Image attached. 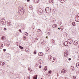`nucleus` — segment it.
Segmentation results:
<instances>
[{
  "label": "nucleus",
  "mask_w": 79,
  "mask_h": 79,
  "mask_svg": "<svg viewBox=\"0 0 79 79\" xmlns=\"http://www.w3.org/2000/svg\"><path fill=\"white\" fill-rule=\"evenodd\" d=\"M40 31H41V32H42V31L41 30H40Z\"/></svg>",
  "instance_id": "nucleus-50"
},
{
  "label": "nucleus",
  "mask_w": 79,
  "mask_h": 79,
  "mask_svg": "<svg viewBox=\"0 0 79 79\" xmlns=\"http://www.w3.org/2000/svg\"><path fill=\"white\" fill-rule=\"evenodd\" d=\"M30 77H28V79H30Z\"/></svg>",
  "instance_id": "nucleus-43"
},
{
  "label": "nucleus",
  "mask_w": 79,
  "mask_h": 79,
  "mask_svg": "<svg viewBox=\"0 0 79 79\" xmlns=\"http://www.w3.org/2000/svg\"><path fill=\"white\" fill-rule=\"evenodd\" d=\"M55 57H53V61L55 62Z\"/></svg>",
  "instance_id": "nucleus-28"
},
{
  "label": "nucleus",
  "mask_w": 79,
  "mask_h": 79,
  "mask_svg": "<svg viewBox=\"0 0 79 79\" xmlns=\"http://www.w3.org/2000/svg\"><path fill=\"white\" fill-rule=\"evenodd\" d=\"M76 77L75 76H73V79H76Z\"/></svg>",
  "instance_id": "nucleus-30"
},
{
  "label": "nucleus",
  "mask_w": 79,
  "mask_h": 79,
  "mask_svg": "<svg viewBox=\"0 0 79 79\" xmlns=\"http://www.w3.org/2000/svg\"><path fill=\"white\" fill-rule=\"evenodd\" d=\"M37 79V75H36L35 76H34L33 77V79Z\"/></svg>",
  "instance_id": "nucleus-15"
},
{
  "label": "nucleus",
  "mask_w": 79,
  "mask_h": 79,
  "mask_svg": "<svg viewBox=\"0 0 79 79\" xmlns=\"http://www.w3.org/2000/svg\"><path fill=\"white\" fill-rule=\"evenodd\" d=\"M48 73H49V74H51L52 73V71L50 70L48 72Z\"/></svg>",
  "instance_id": "nucleus-27"
},
{
  "label": "nucleus",
  "mask_w": 79,
  "mask_h": 79,
  "mask_svg": "<svg viewBox=\"0 0 79 79\" xmlns=\"http://www.w3.org/2000/svg\"><path fill=\"white\" fill-rule=\"evenodd\" d=\"M47 66H45V68L44 69V70H45L44 71H47Z\"/></svg>",
  "instance_id": "nucleus-22"
},
{
  "label": "nucleus",
  "mask_w": 79,
  "mask_h": 79,
  "mask_svg": "<svg viewBox=\"0 0 79 79\" xmlns=\"http://www.w3.org/2000/svg\"><path fill=\"white\" fill-rule=\"evenodd\" d=\"M0 64H1V65H2V66H4V65H5V62H0Z\"/></svg>",
  "instance_id": "nucleus-11"
},
{
  "label": "nucleus",
  "mask_w": 79,
  "mask_h": 79,
  "mask_svg": "<svg viewBox=\"0 0 79 79\" xmlns=\"http://www.w3.org/2000/svg\"><path fill=\"white\" fill-rule=\"evenodd\" d=\"M27 50V49H26V50Z\"/></svg>",
  "instance_id": "nucleus-53"
},
{
  "label": "nucleus",
  "mask_w": 79,
  "mask_h": 79,
  "mask_svg": "<svg viewBox=\"0 0 79 79\" xmlns=\"http://www.w3.org/2000/svg\"><path fill=\"white\" fill-rule=\"evenodd\" d=\"M41 79H42V78H41Z\"/></svg>",
  "instance_id": "nucleus-52"
},
{
  "label": "nucleus",
  "mask_w": 79,
  "mask_h": 79,
  "mask_svg": "<svg viewBox=\"0 0 79 79\" xmlns=\"http://www.w3.org/2000/svg\"><path fill=\"white\" fill-rule=\"evenodd\" d=\"M59 1L61 3H63L65 1V0H59Z\"/></svg>",
  "instance_id": "nucleus-21"
},
{
  "label": "nucleus",
  "mask_w": 79,
  "mask_h": 79,
  "mask_svg": "<svg viewBox=\"0 0 79 79\" xmlns=\"http://www.w3.org/2000/svg\"><path fill=\"white\" fill-rule=\"evenodd\" d=\"M42 10L41 9H39L38 13H40V14H41V13H42Z\"/></svg>",
  "instance_id": "nucleus-5"
},
{
  "label": "nucleus",
  "mask_w": 79,
  "mask_h": 79,
  "mask_svg": "<svg viewBox=\"0 0 79 79\" xmlns=\"http://www.w3.org/2000/svg\"><path fill=\"white\" fill-rule=\"evenodd\" d=\"M19 48H20L21 49H23V47L21 46H19Z\"/></svg>",
  "instance_id": "nucleus-25"
},
{
  "label": "nucleus",
  "mask_w": 79,
  "mask_h": 79,
  "mask_svg": "<svg viewBox=\"0 0 79 79\" xmlns=\"http://www.w3.org/2000/svg\"><path fill=\"white\" fill-rule=\"evenodd\" d=\"M39 68H41V66H39Z\"/></svg>",
  "instance_id": "nucleus-41"
},
{
  "label": "nucleus",
  "mask_w": 79,
  "mask_h": 79,
  "mask_svg": "<svg viewBox=\"0 0 79 79\" xmlns=\"http://www.w3.org/2000/svg\"><path fill=\"white\" fill-rule=\"evenodd\" d=\"M45 11L47 13L49 14L51 12V9L48 7H46L45 8Z\"/></svg>",
  "instance_id": "nucleus-1"
},
{
  "label": "nucleus",
  "mask_w": 79,
  "mask_h": 79,
  "mask_svg": "<svg viewBox=\"0 0 79 79\" xmlns=\"http://www.w3.org/2000/svg\"><path fill=\"white\" fill-rule=\"evenodd\" d=\"M72 24L73 26H76V24L74 22H73L72 23Z\"/></svg>",
  "instance_id": "nucleus-23"
},
{
  "label": "nucleus",
  "mask_w": 79,
  "mask_h": 79,
  "mask_svg": "<svg viewBox=\"0 0 79 79\" xmlns=\"http://www.w3.org/2000/svg\"><path fill=\"white\" fill-rule=\"evenodd\" d=\"M24 39H25V37L24 38Z\"/></svg>",
  "instance_id": "nucleus-54"
},
{
  "label": "nucleus",
  "mask_w": 79,
  "mask_h": 79,
  "mask_svg": "<svg viewBox=\"0 0 79 79\" xmlns=\"http://www.w3.org/2000/svg\"><path fill=\"white\" fill-rule=\"evenodd\" d=\"M36 53H37V51H34V54H36Z\"/></svg>",
  "instance_id": "nucleus-31"
},
{
  "label": "nucleus",
  "mask_w": 79,
  "mask_h": 79,
  "mask_svg": "<svg viewBox=\"0 0 79 79\" xmlns=\"http://www.w3.org/2000/svg\"><path fill=\"white\" fill-rule=\"evenodd\" d=\"M52 40H53L54 41L53 43H55V40H53V39H52Z\"/></svg>",
  "instance_id": "nucleus-42"
},
{
  "label": "nucleus",
  "mask_w": 79,
  "mask_h": 79,
  "mask_svg": "<svg viewBox=\"0 0 79 79\" xmlns=\"http://www.w3.org/2000/svg\"><path fill=\"white\" fill-rule=\"evenodd\" d=\"M39 63L40 64H42V60L40 59L39 60Z\"/></svg>",
  "instance_id": "nucleus-16"
},
{
  "label": "nucleus",
  "mask_w": 79,
  "mask_h": 79,
  "mask_svg": "<svg viewBox=\"0 0 79 79\" xmlns=\"http://www.w3.org/2000/svg\"><path fill=\"white\" fill-rule=\"evenodd\" d=\"M38 55H39L40 56H44V53L42 52H39L38 53Z\"/></svg>",
  "instance_id": "nucleus-7"
},
{
  "label": "nucleus",
  "mask_w": 79,
  "mask_h": 79,
  "mask_svg": "<svg viewBox=\"0 0 79 79\" xmlns=\"http://www.w3.org/2000/svg\"><path fill=\"white\" fill-rule=\"evenodd\" d=\"M63 44L65 46H68V42H65L63 43Z\"/></svg>",
  "instance_id": "nucleus-6"
},
{
  "label": "nucleus",
  "mask_w": 79,
  "mask_h": 79,
  "mask_svg": "<svg viewBox=\"0 0 79 79\" xmlns=\"http://www.w3.org/2000/svg\"><path fill=\"white\" fill-rule=\"evenodd\" d=\"M78 41H74V43H73L74 45H77L78 44Z\"/></svg>",
  "instance_id": "nucleus-4"
},
{
  "label": "nucleus",
  "mask_w": 79,
  "mask_h": 79,
  "mask_svg": "<svg viewBox=\"0 0 79 79\" xmlns=\"http://www.w3.org/2000/svg\"><path fill=\"white\" fill-rule=\"evenodd\" d=\"M56 20H55V19H52V21L53 22V23H55L56 21Z\"/></svg>",
  "instance_id": "nucleus-18"
},
{
  "label": "nucleus",
  "mask_w": 79,
  "mask_h": 79,
  "mask_svg": "<svg viewBox=\"0 0 79 79\" xmlns=\"http://www.w3.org/2000/svg\"><path fill=\"white\" fill-rule=\"evenodd\" d=\"M19 74H17V76H19Z\"/></svg>",
  "instance_id": "nucleus-49"
},
{
  "label": "nucleus",
  "mask_w": 79,
  "mask_h": 79,
  "mask_svg": "<svg viewBox=\"0 0 79 79\" xmlns=\"http://www.w3.org/2000/svg\"><path fill=\"white\" fill-rule=\"evenodd\" d=\"M48 57L49 58V60H50V59H52L53 58V57H52V56H51V55H49L48 56Z\"/></svg>",
  "instance_id": "nucleus-13"
},
{
  "label": "nucleus",
  "mask_w": 79,
  "mask_h": 79,
  "mask_svg": "<svg viewBox=\"0 0 79 79\" xmlns=\"http://www.w3.org/2000/svg\"><path fill=\"white\" fill-rule=\"evenodd\" d=\"M39 0H35V2L36 3H39Z\"/></svg>",
  "instance_id": "nucleus-17"
},
{
  "label": "nucleus",
  "mask_w": 79,
  "mask_h": 79,
  "mask_svg": "<svg viewBox=\"0 0 79 79\" xmlns=\"http://www.w3.org/2000/svg\"><path fill=\"white\" fill-rule=\"evenodd\" d=\"M40 30V29H39H39L37 30V32H39Z\"/></svg>",
  "instance_id": "nucleus-38"
},
{
  "label": "nucleus",
  "mask_w": 79,
  "mask_h": 79,
  "mask_svg": "<svg viewBox=\"0 0 79 79\" xmlns=\"http://www.w3.org/2000/svg\"><path fill=\"white\" fill-rule=\"evenodd\" d=\"M61 73H62L63 74H64L65 73H66V72H67V71L66 70L63 69L61 71Z\"/></svg>",
  "instance_id": "nucleus-8"
},
{
  "label": "nucleus",
  "mask_w": 79,
  "mask_h": 79,
  "mask_svg": "<svg viewBox=\"0 0 79 79\" xmlns=\"http://www.w3.org/2000/svg\"><path fill=\"white\" fill-rule=\"evenodd\" d=\"M5 28L4 29V31H5Z\"/></svg>",
  "instance_id": "nucleus-51"
},
{
  "label": "nucleus",
  "mask_w": 79,
  "mask_h": 79,
  "mask_svg": "<svg viewBox=\"0 0 79 79\" xmlns=\"http://www.w3.org/2000/svg\"><path fill=\"white\" fill-rule=\"evenodd\" d=\"M4 29H5L6 31V28H4Z\"/></svg>",
  "instance_id": "nucleus-44"
},
{
  "label": "nucleus",
  "mask_w": 79,
  "mask_h": 79,
  "mask_svg": "<svg viewBox=\"0 0 79 79\" xmlns=\"http://www.w3.org/2000/svg\"><path fill=\"white\" fill-rule=\"evenodd\" d=\"M71 60V58H69V61H70V60Z\"/></svg>",
  "instance_id": "nucleus-39"
},
{
  "label": "nucleus",
  "mask_w": 79,
  "mask_h": 79,
  "mask_svg": "<svg viewBox=\"0 0 79 79\" xmlns=\"http://www.w3.org/2000/svg\"><path fill=\"white\" fill-rule=\"evenodd\" d=\"M50 50V48H47V49L46 50V52L47 53H48L49 51Z\"/></svg>",
  "instance_id": "nucleus-9"
},
{
  "label": "nucleus",
  "mask_w": 79,
  "mask_h": 79,
  "mask_svg": "<svg viewBox=\"0 0 79 79\" xmlns=\"http://www.w3.org/2000/svg\"><path fill=\"white\" fill-rule=\"evenodd\" d=\"M58 29H60V28H58Z\"/></svg>",
  "instance_id": "nucleus-47"
},
{
  "label": "nucleus",
  "mask_w": 79,
  "mask_h": 79,
  "mask_svg": "<svg viewBox=\"0 0 79 79\" xmlns=\"http://www.w3.org/2000/svg\"><path fill=\"white\" fill-rule=\"evenodd\" d=\"M64 53H65V54H68V52H64Z\"/></svg>",
  "instance_id": "nucleus-36"
},
{
  "label": "nucleus",
  "mask_w": 79,
  "mask_h": 79,
  "mask_svg": "<svg viewBox=\"0 0 79 79\" xmlns=\"http://www.w3.org/2000/svg\"><path fill=\"white\" fill-rule=\"evenodd\" d=\"M47 39H48V37L47 36L46 37Z\"/></svg>",
  "instance_id": "nucleus-46"
},
{
  "label": "nucleus",
  "mask_w": 79,
  "mask_h": 79,
  "mask_svg": "<svg viewBox=\"0 0 79 79\" xmlns=\"http://www.w3.org/2000/svg\"><path fill=\"white\" fill-rule=\"evenodd\" d=\"M57 26H57L56 24H54L52 25L53 28H56V27H57Z\"/></svg>",
  "instance_id": "nucleus-10"
},
{
  "label": "nucleus",
  "mask_w": 79,
  "mask_h": 79,
  "mask_svg": "<svg viewBox=\"0 0 79 79\" xmlns=\"http://www.w3.org/2000/svg\"><path fill=\"white\" fill-rule=\"evenodd\" d=\"M68 43L71 44L73 43V40L71 38L69 39L68 40Z\"/></svg>",
  "instance_id": "nucleus-3"
},
{
  "label": "nucleus",
  "mask_w": 79,
  "mask_h": 79,
  "mask_svg": "<svg viewBox=\"0 0 79 79\" xmlns=\"http://www.w3.org/2000/svg\"><path fill=\"white\" fill-rule=\"evenodd\" d=\"M27 1L28 2H29L30 1V0H27Z\"/></svg>",
  "instance_id": "nucleus-40"
},
{
  "label": "nucleus",
  "mask_w": 79,
  "mask_h": 79,
  "mask_svg": "<svg viewBox=\"0 0 79 79\" xmlns=\"http://www.w3.org/2000/svg\"><path fill=\"white\" fill-rule=\"evenodd\" d=\"M48 35H50V33L49 32H48Z\"/></svg>",
  "instance_id": "nucleus-32"
},
{
  "label": "nucleus",
  "mask_w": 79,
  "mask_h": 79,
  "mask_svg": "<svg viewBox=\"0 0 79 79\" xmlns=\"http://www.w3.org/2000/svg\"><path fill=\"white\" fill-rule=\"evenodd\" d=\"M49 2L50 3H52L53 2V0H49Z\"/></svg>",
  "instance_id": "nucleus-19"
},
{
  "label": "nucleus",
  "mask_w": 79,
  "mask_h": 79,
  "mask_svg": "<svg viewBox=\"0 0 79 79\" xmlns=\"http://www.w3.org/2000/svg\"><path fill=\"white\" fill-rule=\"evenodd\" d=\"M19 31L20 32H21V30L19 29Z\"/></svg>",
  "instance_id": "nucleus-34"
},
{
  "label": "nucleus",
  "mask_w": 79,
  "mask_h": 79,
  "mask_svg": "<svg viewBox=\"0 0 79 79\" xmlns=\"http://www.w3.org/2000/svg\"><path fill=\"white\" fill-rule=\"evenodd\" d=\"M7 24H8L9 26H11V23H7Z\"/></svg>",
  "instance_id": "nucleus-24"
},
{
  "label": "nucleus",
  "mask_w": 79,
  "mask_h": 79,
  "mask_svg": "<svg viewBox=\"0 0 79 79\" xmlns=\"http://www.w3.org/2000/svg\"><path fill=\"white\" fill-rule=\"evenodd\" d=\"M59 24H60V25L61 24L60 23H59Z\"/></svg>",
  "instance_id": "nucleus-48"
},
{
  "label": "nucleus",
  "mask_w": 79,
  "mask_h": 79,
  "mask_svg": "<svg viewBox=\"0 0 79 79\" xmlns=\"http://www.w3.org/2000/svg\"><path fill=\"white\" fill-rule=\"evenodd\" d=\"M76 67L79 69V63H77Z\"/></svg>",
  "instance_id": "nucleus-14"
},
{
  "label": "nucleus",
  "mask_w": 79,
  "mask_h": 79,
  "mask_svg": "<svg viewBox=\"0 0 79 79\" xmlns=\"http://www.w3.org/2000/svg\"><path fill=\"white\" fill-rule=\"evenodd\" d=\"M25 34L27 36V34H28V33H27V32H25Z\"/></svg>",
  "instance_id": "nucleus-26"
},
{
  "label": "nucleus",
  "mask_w": 79,
  "mask_h": 79,
  "mask_svg": "<svg viewBox=\"0 0 79 79\" xmlns=\"http://www.w3.org/2000/svg\"><path fill=\"white\" fill-rule=\"evenodd\" d=\"M71 69H72L73 71H74V66H72L71 67Z\"/></svg>",
  "instance_id": "nucleus-12"
},
{
  "label": "nucleus",
  "mask_w": 79,
  "mask_h": 79,
  "mask_svg": "<svg viewBox=\"0 0 79 79\" xmlns=\"http://www.w3.org/2000/svg\"><path fill=\"white\" fill-rule=\"evenodd\" d=\"M35 39L36 40H38V38H35Z\"/></svg>",
  "instance_id": "nucleus-37"
},
{
  "label": "nucleus",
  "mask_w": 79,
  "mask_h": 79,
  "mask_svg": "<svg viewBox=\"0 0 79 79\" xmlns=\"http://www.w3.org/2000/svg\"><path fill=\"white\" fill-rule=\"evenodd\" d=\"M1 23L2 24H3V25H4V24H5V21H1Z\"/></svg>",
  "instance_id": "nucleus-20"
},
{
  "label": "nucleus",
  "mask_w": 79,
  "mask_h": 79,
  "mask_svg": "<svg viewBox=\"0 0 79 79\" xmlns=\"http://www.w3.org/2000/svg\"><path fill=\"white\" fill-rule=\"evenodd\" d=\"M18 13L19 14V15H23V14L24 13V11H23V10H20L19 9V10L18 11Z\"/></svg>",
  "instance_id": "nucleus-2"
},
{
  "label": "nucleus",
  "mask_w": 79,
  "mask_h": 79,
  "mask_svg": "<svg viewBox=\"0 0 79 79\" xmlns=\"http://www.w3.org/2000/svg\"><path fill=\"white\" fill-rule=\"evenodd\" d=\"M2 47H3V44H2L1 45V47H2Z\"/></svg>",
  "instance_id": "nucleus-45"
},
{
  "label": "nucleus",
  "mask_w": 79,
  "mask_h": 79,
  "mask_svg": "<svg viewBox=\"0 0 79 79\" xmlns=\"http://www.w3.org/2000/svg\"><path fill=\"white\" fill-rule=\"evenodd\" d=\"M3 51H4V52H5V51H6V49H4L3 50Z\"/></svg>",
  "instance_id": "nucleus-35"
},
{
  "label": "nucleus",
  "mask_w": 79,
  "mask_h": 79,
  "mask_svg": "<svg viewBox=\"0 0 79 79\" xmlns=\"http://www.w3.org/2000/svg\"><path fill=\"white\" fill-rule=\"evenodd\" d=\"M4 36H2V37H1V39L2 40H3V39H4Z\"/></svg>",
  "instance_id": "nucleus-29"
},
{
  "label": "nucleus",
  "mask_w": 79,
  "mask_h": 79,
  "mask_svg": "<svg viewBox=\"0 0 79 79\" xmlns=\"http://www.w3.org/2000/svg\"><path fill=\"white\" fill-rule=\"evenodd\" d=\"M29 71H30V72H31V71H32V70L31 69H28Z\"/></svg>",
  "instance_id": "nucleus-33"
}]
</instances>
